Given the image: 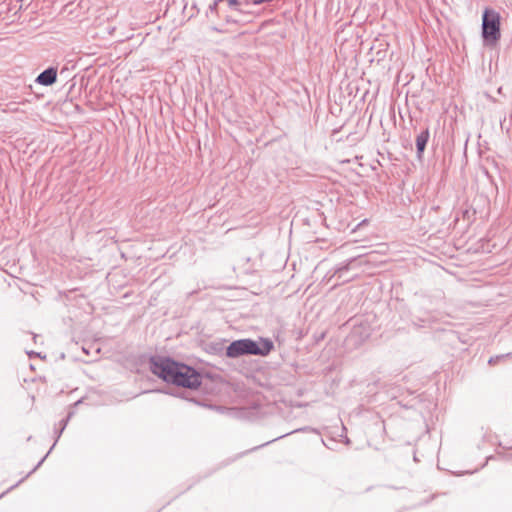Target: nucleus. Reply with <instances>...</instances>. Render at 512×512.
I'll list each match as a JSON object with an SVG mask.
<instances>
[{"mask_svg": "<svg viewBox=\"0 0 512 512\" xmlns=\"http://www.w3.org/2000/svg\"><path fill=\"white\" fill-rule=\"evenodd\" d=\"M63 428H59L58 430L55 431V434H56V440L54 442V444L52 445V447L50 448V450L47 452V454L38 462V464L34 467V469L29 473V475L31 473H33L35 470H37L41 465L42 463L45 461V459L48 457L49 453L52 451V449L55 447L56 445V442L58 441V439L60 438V436L62 435L63 433Z\"/></svg>", "mask_w": 512, "mask_h": 512, "instance_id": "obj_7", "label": "nucleus"}, {"mask_svg": "<svg viewBox=\"0 0 512 512\" xmlns=\"http://www.w3.org/2000/svg\"><path fill=\"white\" fill-rule=\"evenodd\" d=\"M221 1L220 0H214L208 7V13H217L218 5Z\"/></svg>", "mask_w": 512, "mask_h": 512, "instance_id": "obj_11", "label": "nucleus"}, {"mask_svg": "<svg viewBox=\"0 0 512 512\" xmlns=\"http://www.w3.org/2000/svg\"><path fill=\"white\" fill-rule=\"evenodd\" d=\"M356 260V258H350L345 264L339 266L335 270V274L339 277L342 276V274L350 269L351 264Z\"/></svg>", "mask_w": 512, "mask_h": 512, "instance_id": "obj_8", "label": "nucleus"}, {"mask_svg": "<svg viewBox=\"0 0 512 512\" xmlns=\"http://www.w3.org/2000/svg\"><path fill=\"white\" fill-rule=\"evenodd\" d=\"M341 132V130H332V140L335 141L338 144L337 149H344L345 146H355L360 139L362 138V135L358 133V131L350 132L347 136L345 141H342L341 137H338V134Z\"/></svg>", "mask_w": 512, "mask_h": 512, "instance_id": "obj_4", "label": "nucleus"}, {"mask_svg": "<svg viewBox=\"0 0 512 512\" xmlns=\"http://www.w3.org/2000/svg\"><path fill=\"white\" fill-rule=\"evenodd\" d=\"M501 37L500 14L490 8H486L482 15V38L488 45L496 44Z\"/></svg>", "mask_w": 512, "mask_h": 512, "instance_id": "obj_3", "label": "nucleus"}, {"mask_svg": "<svg viewBox=\"0 0 512 512\" xmlns=\"http://www.w3.org/2000/svg\"><path fill=\"white\" fill-rule=\"evenodd\" d=\"M510 457L512 458V453H510Z\"/></svg>", "mask_w": 512, "mask_h": 512, "instance_id": "obj_18", "label": "nucleus"}, {"mask_svg": "<svg viewBox=\"0 0 512 512\" xmlns=\"http://www.w3.org/2000/svg\"><path fill=\"white\" fill-rule=\"evenodd\" d=\"M28 355H29L30 357H31V356H34V355L40 356V354H39V353H35V352H33V351H32V352H30V353H28Z\"/></svg>", "mask_w": 512, "mask_h": 512, "instance_id": "obj_15", "label": "nucleus"}, {"mask_svg": "<svg viewBox=\"0 0 512 512\" xmlns=\"http://www.w3.org/2000/svg\"><path fill=\"white\" fill-rule=\"evenodd\" d=\"M228 5L231 9L243 13V10L241 9V2L238 0H229Z\"/></svg>", "mask_w": 512, "mask_h": 512, "instance_id": "obj_9", "label": "nucleus"}, {"mask_svg": "<svg viewBox=\"0 0 512 512\" xmlns=\"http://www.w3.org/2000/svg\"><path fill=\"white\" fill-rule=\"evenodd\" d=\"M511 355H512L511 353H508V354H501V355L493 356V357H491V358L489 359L488 363H489L490 365H494V364H496L498 361H500V360H502V359H504V358H506V357H509V356H511Z\"/></svg>", "mask_w": 512, "mask_h": 512, "instance_id": "obj_10", "label": "nucleus"}, {"mask_svg": "<svg viewBox=\"0 0 512 512\" xmlns=\"http://www.w3.org/2000/svg\"><path fill=\"white\" fill-rule=\"evenodd\" d=\"M274 348L273 342L268 338H259L255 341L250 338L232 341L226 347V356L228 358H238L246 355L267 356Z\"/></svg>", "mask_w": 512, "mask_h": 512, "instance_id": "obj_2", "label": "nucleus"}, {"mask_svg": "<svg viewBox=\"0 0 512 512\" xmlns=\"http://www.w3.org/2000/svg\"><path fill=\"white\" fill-rule=\"evenodd\" d=\"M345 443H346V444H349V443H350L349 438H347V437H346V439H345Z\"/></svg>", "mask_w": 512, "mask_h": 512, "instance_id": "obj_17", "label": "nucleus"}, {"mask_svg": "<svg viewBox=\"0 0 512 512\" xmlns=\"http://www.w3.org/2000/svg\"><path fill=\"white\" fill-rule=\"evenodd\" d=\"M72 416V413L70 412L67 417L60 422V428H63V430L66 428L68 421L70 420Z\"/></svg>", "mask_w": 512, "mask_h": 512, "instance_id": "obj_13", "label": "nucleus"}, {"mask_svg": "<svg viewBox=\"0 0 512 512\" xmlns=\"http://www.w3.org/2000/svg\"><path fill=\"white\" fill-rule=\"evenodd\" d=\"M149 368L166 383L190 390L198 389L204 377L194 367L165 356L150 357Z\"/></svg>", "mask_w": 512, "mask_h": 512, "instance_id": "obj_1", "label": "nucleus"}, {"mask_svg": "<svg viewBox=\"0 0 512 512\" xmlns=\"http://www.w3.org/2000/svg\"><path fill=\"white\" fill-rule=\"evenodd\" d=\"M286 435H287V434H284V435L278 436V437H276V438H274V439H272V440H270V441H268V442H266V443H264V444H261V445H259V446H257V447L252 448V449H251V451L256 450V449H258V448H261V447H264V446H266V445H268V444H270V443H272V442H274V441H276V440H278V439H280V438H283V437H284V436H286Z\"/></svg>", "mask_w": 512, "mask_h": 512, "instance_id": "obj_12", "label": "nucleus"}, {"mask_svg": "<svg viewBox=\"0 0 512 512\" xmlns=\"http://www.w3.org/2000/svg\"><path fill=\"white\" fill-rule=\"evenodd\" d=\"M225 20H226V23H236L237 22L235 19H233L230 16H227Z\"/></svg>", "mask_w": 512, "mask_h": 512, "instance_id": "obj_14", "label": "nucleus"}, {"mask_svg": "<svg viewBox=\"0 0 512 512\" xmlns=\"http://www.w3.org/2000/svg\"><path fill=\"white\" fill-rule=\"evenodd\" d=\"M429 138V130H421V132L416 137V151L417 158L419 160H421L423 157V153L425 151Z\"/></svg>", "mask_w": 512, "mask_h": 512, "instance_id": "obj_6", "label": "nucleus"}, {"mask_svg": "<svg viewBox=\"0 0 512 512\" xmlns=\"http://www.w3.org/2000/svg\"><path fill=\"white\" fill-rule=\"evenodd\" d=\"M212 29H213L214 31H216V32H221V30H220V29H218L217 27H213Z\"/></svg>", "mask_w": 512, "mask_h": 512, "instance_id": "obj_16", "label": "nucleus"}, {"mask_svg": "<svg viewBox=\"0 0 512 512\" xmlns=\"http://www.w3.org/2000/svg\"><path fill=\"white\" fill-rule=\"evenodd\" d=\"M57 80V68L48 67L42 71L36 78L35 82L43 86H51Z\"/></svg>", "mask_w": 512, "mask_h": 512, "instance_id": "obj_5", "label": "nucleus"}]
</instances>
